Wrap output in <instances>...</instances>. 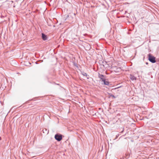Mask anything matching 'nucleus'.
Masks as SVG:
<instances>
[{"mask_svg": "<svg viewBox=\"0 0 159 159\" xmlns=\"http://www.w3.org/2000/svg\"><path fill=\"white\" fill-rule=\"evenodd\" d=\"M148 60L150 61L153 63L156 62L155 57L153 56H152L150 54L148 55Z\"/></svg>", "mask_w": 159, "mask_h": 159, "instance_id": "f257e3e1", "label": "nucleus"}, {"mask_svg": "<svg viewBox=\"0 0 159 159\" xmlns=\"http://www.w3.org/2000/svg\"><path fill=\"white\" fill-rule=\"evenodd\" d=\"M55 138L58 141H60L62 139V136L61 134H57L55 135Z\"/></svg>", "mask_w": 159, "mask_h": 159, "instance_id": "f03ea898", "label": "nucleus"}, {"mask_svg": "<svg viewBox=\"0 0 159 159\" xmlns=\"http://www.w3.org/2000/svg\"><path fill=\"white\" fill-rule=\"evenodd\" d=\"M102 81L103 82L104 84L107 85H109V81L106 80L105 79H102Z\"/></svg>", "mask_w": 159, "mask_h": 159, "instance_id": "7ed1b4c3", "label": "nucleus"}, {"mask_svg": "<svg viewBox=\"0 0 159 159\" xmlns=\"http://www.w3.org/2000/svg\"><path fill=\"white\" fill-rule=\"evenodd\" d=\"M42 38L44 40H46L47 39V35L43 33L42 34Z\"/></svg>", "mask_w": 159, "mask_h": 159, "instance_id": "20e7f679", "label": "nucleus"}, {"mask_svg": "<svg viewBox=\"0 0 159 159\" xmlns=\"http://www.w3.org/2000/svg\"><path fill=\"white\" fill-rule=\"evenodd\" d=\"M129 78L132 80H136V78L133 75L130 74L129 76Z\"/></svg>", "mask_w": 159, "mask_h": 159, "instance_id": "39448f33", "label": "nucleus"}, {"mask_svg": "<svg viewBox=\"0 0 159 159\" xmlns=\"http://www.w3.org/2000/svg\"><path fill=\"white\" fill-rule=\"evenodd\" d=\"M43 132L46 134H48L49 132V130L46 129L44 128L43 130Z\"/></svg>", "mask_w": 159, "mask_h": 159, "instance_id": "423d86ee", "label": "nucleus"}, {"mask_svg": "<svg viewBox=\"0 0 159 159\" xmlns=\"http://www.w3.org/2000/svg\"><path fill=\"white\" fill-rule=\"evenodd\" d=\"M81 74L82 75H83L84 76H86L87 77V79H89V77L88 76H89V75H88L86 73L84 72H81Z\"/></svg>", "mask_w": 159, "mask_h": 159, "instance_id": "0eeeda50", "label": "nucleus"}, {"mask_svg": "<svg viewBox=\"0 0 159 159\" xmlns=\"http://www.w3.org/2000/svg\"><path fill=\"white\" fill-rule=\"evenodd\" d=\"M98 77L102 81V79H105V78H103V77H104V76L102 74H101L99 73Z\"/></svg>", "mask_w": 159, "mask_h": 159, "instance_id": "6e6552de", "label": "nucleus"}, {"mask_svg": "<svg viewBox=\"0 0 159 159\" xmlns=\"http://www.w3.org/2000/svg\"><path fill=\"white\" fill-rule=\"evenodd\" d=\"M109 95L110 96V97H113L114 98H116L115 97L114 95H112L111 94H109Z\"/></svg>", "mask_w": 159, "mask_h": 159, "instance_id": "1a4fd4ad", "label": "nucleus"}, {"mask_svg": "<svg viewBox=\"0 0 159 159\" xmlns=\"http://www.w3.org/2000/svg\"><path fill=\"white\" fill-rule=\"evenodd\" d=\"M35 63H36V64H38V62L37 61H36Z\"/></svg>", "mask_w": 159, "mask_h": 159, "instance_id": "9d476101", "label": "nucleus"}, {"mask_svg": "<svg viewBox=\"0 0 159 159\" xmlns=\"http://www.w3.org/2000/svg\"><path fill=\"white\" fill-rule=\"evenodd\" d=\"M146 64H148V62H146Z\"/></svg>", "mask_w": 159, "mask_h": 159, "instance_id": "9b49d317", "label": "nucleus"}]
</instances>
